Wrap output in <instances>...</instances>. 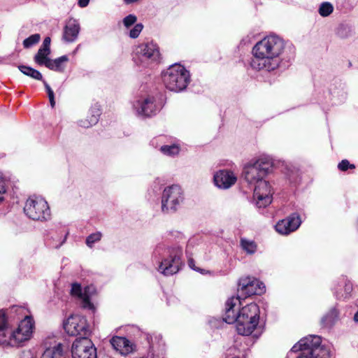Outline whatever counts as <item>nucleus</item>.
<instances>
[{
    "label": "nucleus",
    "mask_w": 358,
    "mask_h": 358,
    "mask_svg": "<svg viewBox=\"0 0 358 358\" xmlns=\"http://www.w3.org/2000/svg\"><path fill=\"white\" fill-rule=\"evenodd\" d=\"M50 54V50H45L44 48H40L34 57V61L39 65H45L46 66L47 61L50 60L48 57Z\"/></svg>",
    "instance_id": "393cba45"
},
{
    "label": "nucleus",
    "mask_w": 358,
    "mask_h": 358,
    "mask_svg": "<svg viewBox=\"0 0 358 358\" xmlns=\"http://www.w3.org/2000/svg\"><path fill=\"white\" fill-rule=\"evenodd\" d=\"M265 290V285L258 279L252 277H245L239 280L238 292L243 298L252 295H260L264 293Z\"/></svg>",
    "instance_id": "4468645a"
},
{
    "label": "nucleus",
    "mask_w": 358,
    "mask_h": 358,
    "mask_svg": "<svg viewBox=\"0 0 358 358\" xmlns=\"http://www.w3.org/2000/svg\"><path fill=\"white\" fill-rule=\"evenodd\" d=\"M20 358H35V356L31 350H26L22 352Z\"/></svg>",
    "instance_id": "4c0bfd02"
},
{
    "label": "nucleus",
    "mask_w": 358,
    "mask_h": 358,
    "mask_svg": "<svg viewBox=\"0 0 358 358\" xmlns=\"http://www.w3.org/2000/svg\"><path fill=\"white\" fill-rule=\"evenodd\" d=\"M34 321L30 316H25L17 326H13L7 319L5 313L0 311V345L20 347L29 341L33 334Z\"/></svg>",
    "instance_id": "7ed1b4c3"
},
{
    "label": "nucleus",
    "mask_w": 358,
    "mask_h": 358,
    "mask_svg": "<svg viewBox=\"0 0 358 358\" xmlns=\"http://www.w3.org/2000/svg\"><path fill=\"white\" fill-rule=\"evenodd\" d=\"M24 212L28 217L36 221H47L51 216L48 202L41 196L29 197L26 201Z\"/></svg>",
    "instance_id": "0eeeda50"
},
{
    "label": "nucleus",
    "mask_w": 358,
    "mask_h": 358,
    "mask_svg": "<svg viewBox=\"0 0 358 358\" xmlns=\"http://www.w3.org/2000/svg\"><path fill=\"white\" fill-rule=\"evenodd\" d=\"M49 100H50V103L51 106L53 108L55 106V96L52 97V98H50Z\"/></svg>",
    "instance_id": "a18cd8bd"
},
{
    "label": "nucleus",
    "mask_w": 358,
    "mask_h": 358,
    "mask_svg": "<svg viewBox=\"0 0 358 358\" xmlns=\"http://www.w3.org/2000/svg\"><path fill=\"white\" fill-rule=\"evenodd\" d=\"M301 351V353L300 355L298 356L297 358H311L310 357L307 353L304 351V350H300Z\"/></svg>",
    "instance_id": "79ce46f5"
},
{
    "label": "nucleus",
    "mask_w": 358,
    "mask_h": 358,
    "mask_svg": "<svg viewBox=\"0 0 358 358\" xmlns=\"http://www.w3.org/2000/svg\"><path fill=\"white\" fill-rule=\"evenodd\" d=\"M43 85L45 86V88L46 90V91H50L52 89L51 87H50V85L47 83L46 81L45 80H43Z\"/></svg>",
    "instance_id": "c03bdc74"
},
{
    "label": "nucleus",
    "mask_w": 358,
    "mask_h": 358,
    "mask_svg": "<svg viewBox=\"0 0 358 358\" xmlns=\"http://www.w3.org/2000/svg\"><path fill=\"white\" fill-rule=\"evenodd\" d=\"M188 265L193 270L200 271L201 273H202V271H203V270L196 268L195 267L194 261L192 259H189V260H188Z\"/></svg>",
    "instance_id": "ea45409f"
},
{
    "label": "nucleus",
    "mask_w": 358,
    "mask_h": 358,
    "mask_svg": "<svg viewBox=\"0 0 358 358\" xmlns=\"http://www.w3.org/2000/svg\"><path fill=\"white\" fill-rule=\"evenodd\" d=\"M110 343L113 349L121 355H127L133 351L132 344L124 337L113 336Z\"/></svg>",
    "instance_id": "6ab92c4d"
},
{
    "label": "nucleus",
    "mask_w": 358,
    "mask_h": 358,
    "mask_svg": "<svg viewBox=\"0 0 358 358\" xmlns=\"http://www.w3.org/2000/svg\"><path fill=\"white\" fill-rule=\"evenodd\" d=\"M271 166L272 162L268 157H261L244 167V178L249 184L255 185L264 178Z\"/></svg>",
    "instance_id": "423d86ee"
},
{
    "label": "nucleus",
    "mask_w": 358,
    "mask_h": 358,
    "mask_svg": "<svg viewBox=\"0 0 358 358\" xmlns=\"http://www.w3.org/2000/svg\"><path fill=\"white\" fill-rule=\"evenodd\" d=\"M90 0H78V5L81 8H85L89 4Z\"/></svg>",
    "instance_id": "a19ab883"
},
{
    "label": "nucleus",
    "mask_w": 358,
    "mask_h": 358,
    "mask_svg": "<svg viewBox=\"0 0 358 358\" xmlns=\"http://www.w3.org/2000/svg\"><path fill=\"white\" fill-rule=\"evenodd\" d=\"M20 71L24 75L29 76L38 80H42V74L38 71L30 66L21 65L18 66Z\"/></svg>",
    "instance_id": "a878e982"
},
{
    "label": "nucleus",
    "mask_w": 358,
    "mask_h": 358,
    "mask_svg": "<svg viewBox=\"0 0 358 358\" xmlns=\"http://www.w3.org/2000/svg\"><path fill=\"white\" fill-rule=\"evenodd\" d=\"M41 358H65L63 345L61 343L47 348L42 355Z\"/></svg>",
    "instance_id": "5701e85b"
},
{
    "label": "nucleus",
    "mask_w": 358,
    "mask_h": 358,
    "mask_svg": "<svg viewBox=\"0 0 358 358\" xmlns=\"http://www.w3.org/2000/svg\"><path fill=\"white\" fill-rule=\"evenodd\" d=\"M301 220L298 213H292L285 219L277 222L275 230L281 235H288L295 231L301 225Z\"/></svg>",
    "instance_id": "dca6fc26"
},
{
    "label": "nucleus",
    "mask_w": 358,
    "mask_h": 358,
    "mask_svg": "<svg viewBox=\"0 0 358 358\" xmlns=\"http://www.w3.org/2000/svg\"><path fill=\"white\" fill-rule=\"evenodd\" d=\"M50 37H46L45 38L43 42V44L41 45V48H44L45 50H50Z\"/></svg>",
    "instance_id": "e433bc0d"
},
{
    "label": "nucleus",
    "mask_w": 358,
    "mask_h": 358,
    "mask_svg": "<svg viewBox=\"0 0 358 358\" xmlns=\"http://www.w3.org/2000/svg\"><path fill=\"white\" fill-rule=\"evenodd\" d=\"M162 153L168 156L177 155L180 152V148L176 145H163L160 148Z\"/></svg>",
    "instance_id": "c756f323"
},
{
    "label": "nucleus",
    "mask_w": 358,
    "mask_h": 358,
    "mask_svg": "<svg viewBox=\"0 0 358 358\" xmlns=\"http://www.w3.org/2000/svg\"><path fill=\"white\" fill-rule=\"evenodd\" d=\"M133 109L138 116L150 117L156 115L160 106L156 103L154 96H147L138 98L133 103Z\"/></svg>",
    "instance_id": "ddd939ff"
},
{
    "label": "nucleus",
    "mask_w": 358,
    "mask_h": 358,
    "mask_svg": "<svg viewBox=\"0 0 358 358\" xmlns=\"http://www.w3.org/2000/svg\"><path fill=\"white\" fill-rule=\"evenodd\" d=\"M6 192L5 180L0 176V194Z\"/></svg>",
    "instance_id": "58836bf2"
},
{
    "label": "nucleus",
    "mask_w": 358,
    "mask_h": 358,
    "mask_svg": "<svg viewBox=\"0 0 358 358\" xmlns=\"http://www.w3.org/2000/svg\"><path fill=\"white\" fill-rule=\"evenodd\" d=\"M184 201V194L180 186L172 185L166 187L162 195V210L165 213H175Z\"/></svg>",
    "instance_id": "6e6552de"
},
{
    "label": "nucleus",
    "mask_w": 358,
    "mask_h": 358,
    "mask_svg": "<svg viewBox=\"0 0 358 358\" xmlns=\"http://www.w3.org/2000/svg\"><path fill=\"white\" fill-rule=\"evenodd\" d=\"M241 245L243 250L250 255L254 254L257 250V245L253 241L241 238Z\"/></svg>",
    "instance_id": "bb28decb"
},
{
    "label": "nucleus",
    "mask_w": 358,
    "mask_h": 358,
    "mask_svg": "<svg viewBox=\"0 0 358 358\" xmlns=\"http://www.w3.org/2000/svg\"><path fill=\"white\" fill-rule=\"evenodd\" d=\"M285 49L284 41L278 36L270 35L257 42L252 48L250 65L255 70L272 71L280 64V55Z\"/></svg>",
    "instance_id": "f03ea898"
},
{
    "label": "nucleus",
    "mask_w": 358,
    "mask_h": 358,
    "mask_svg": "<svg viewBox=\"0 0 358 358\" xmlns=\"http://www.w3.org/2000/svg\"><path fill=\"white\" fill-rule=\"evenodd\" d=\"M47 93L49 99L55 96L52 90H51L50 91H47Z\"/></svg>",
    "instance_id": "49530a36"
},
{
    "label": "nucleus",
    "mask_w": 358,
    "mask_h": 358,
    "mask_svg": "<svg viewBox=\"0 0 358 358\" xmlns=\"http://www.w3.org/2000/svg\"><path fill=\"white\" fill-rule=\"evenodd\" d=\"M67 235H68V234H66V236H65L62 243H61V245L65 242Z\"/></svg>",
    "instance_id": "8fccbe9b"
},
{
    "label": "nucleus",
    "mask_w": 358,
    "mask_h": 358,
    "mask_svg": "<svg viewBox=\"0 0 358 358\" xmlns=\"http://www.w3.org/2000/svg\"><path fill=\"white\" fill-rule=\"evenodd\" d=\"M334 11L333 5L327 1L323 2L320 5L318 13L322 17H327Z\"/></svg>",
    "instance_id": "cd10ccee"
},
{
    "label": "nucleus",
    "mask_w": 358,
    "mask_h": 358,
    "mask_svg": "<svg viewBox=\"0 0 358 358\" xmlns=\"http://www.w3.org/2000/svg\"><path fill=\"white\" fill-rule=\"evenodd\" d=\"M100 115V106L98 103H95L90 108L87 118L79 120L78 124L83 128H89L95 125L99 121Z\"/></svg>",
    "instance_id": "412c9836"
},
{
    "label": "nucleus",
    "mask_w": 358,
    "mask_h": 358,
    "mask_svg": "<svg viewBox=\"0 0 358 358\" xmlns=\"http://www.w3.org/2000/svg\"><path fill=\"white\" fill-rule=\"evenodd\" d=\"M73 358H96V350L88 337H79L73 343Z\"/></svg>",
    "instance_id": "9b49d317"
},
{
    "label": "nucleus",
    "mask_w": 358,
    "mask_h": 358,
    "mask_svg": "<svg viewBox=\"0 0 358 358\" xmlns=\"http://www.w3.org/2000/svg\"><path fill=\"white\" fill-rule=\"evenodd\" d=\"M254 199L259 208H264L269 205L272 201L271 186L264 179L260 180L255 185Z\"/></svg>",
    "instance_id": "2eb2a0df"
},
{
    "label": "nucleus",
    "mask_w": 358,
    "mask_h": 358,
    "mask_svg": "<svg viewBox=\"0 0 358 358\" xmlns=\"http://www.w3.org/2000/svg\"><path fill=\"white\" fill-rule=\"evenodd\" d=\"M69 58L66 55H63L55 59L47 61L46 67L50 70L62 72L65 68V64L68 62Z\"/></svg>",
    "instance_id": "4be33fe9"
},
{
    "label": "nucleus",
    "mask_w": 358,
    "mask_h": 358,
    "mask_svg": "<svg viewBox=\"0 0 358 358\" xmlns=\"http://www.w3.org/2000/svg\"><path fill=\"white\" fill-rule=\"evenodd\" d=\"M354 320H355L356 322H358V310L355 313V315H354Z\"/></svg>",
    "instance_id": "09e8293b"
},
{
    "label": "nucleus",
    "mask_w": 358,
    "mask_h": 358,
    "mask_svg": "<svg viewBox=\"0 0 358 358\" xmlns=\"http://www.w3.org/2000/svg\"><path fill=\"white\" fill-rule=\"evenodd\" d=\"M237 181L234 173L228 169H221L216 171L213 176L215 185L222 189H227L233 186Z\"/></svg>",
    "instance_id": "f3484780"
},
{
    "label": "nucleus",
    "mask_w": 358,
    "mask_h": 358,
    "mask_svg": "<svg viewBox=\"0 0 358 358\" xmlns=\"http://www.w3.org/2000/svg\"><path fill=\"white\" fill-rule=\"evenodd\" d=\"M41 39L39 34H34L27 38L23 41V46L24 48H29L33 45L37 44Z\"/></svg>",
    "instance_id": "7c9ffc66"
},
{
    "label": "nucleus",
    "mask_w": 358,
    "mask_h": 358,
    "mask_svg": "<svg viewBox=\"0 0 358 358\" xmlns=\"http://www.w3.org/2000/svg\"><path fill=\"white\" fill-rule=\"evenodd\" d=\"M92 289V287H87L83 290L80 284L73 283L71 285V294L72 296L80 299V305L83 308L93 310L94 305L90 301V294Z\"/></svg>",
    "instance_id": "a211bd4d"
},
{
    "label": "nucleus",
    "mask_w": 358,
    "mask_h": 358,
    "mask_svg": "<svg viewBox=\"0 0 358 358\" xmlns=\"http://www.w3.org/2000/svg\"><path fill=\"white\" fill-rule=\"evenodd\" d=\"M338 168L339 170H341L342 171H345L348 169H355V166L352 164H350L348 160L343 159L338 164Z\"/></svg>",
    "instance_id": "c9c22d12"
},
{
    "label": "nucleus",
    "mask_w": 358,
    "mask_h": 358,
    "mask_svg": "<svg viewBox=\"0 0 358 358\" xmlns=\"http://www.w3.org/2000/svg\"><path fill=\"white\" fill-rule=\"evenodd\" d=\"M138 1V0H124V3L126 4L133 3L137 2Z\"/></svg>",
    "instance_id": "de8ad7c7"
},
{
    "label": "nucleus",
    "mask_w": 358,
    "mask_h": 358,
    "mask_svg": "<svg viewBox=\"0 0 358 358\" xmlns=\"http://www.w3.org/2000/svg\"><path fill=\"white\" fill-rule=\"evenodd\" d=\"M352 285L350 281L345 280L344 285V293L343 294H337V296L338 298L346 299L350 296L351 292H352Z\"/></svg>",
    "instance_id": "473e14b6"
},
{
    "label": "nucleus",
    "mask_w": 358,
    "mask_h": 358,
    "mask_svg": "<svg viewBox=\"0 0 358 358\" xmlns=\"http://www.w3.org/2000/svg\"><path fill=\"white\" fill-rule=\"evenodd\" d=\"M241 305V296H232L225 303L223 320L228 324L236 323V331L240 335L249 336L256 329L259 321V308L250 303L237 312L236 307Z\"/></svg>",
    "instance_id": "f257e3e1"
},
{
    "label": "nucleus",
    "mask_w": 358,
    "mask_h": 358,
    "mask_svg": "<svg viewBox=\"0 0 358 358\" xmlns=\"http://www.w3.org/2000/svg\"><path fill=\"white\" fill-rule=\"evenodd\" d=\"M350 29L345 24H340L336 29V34L341 38H345L350 36Z\"/></svg>",
    "instance_id": "2f4dec72"
},
{
    "label": "nucleus",
    "mask_w": 358,
    "mask_h": 358,
    "mask_svg": "<svg viewBox=\"0 0 358 358\" xmlns=\"http://www.w3.org/2000/svg\"><path fill=\"white\" fill-rule=\"evenodd\" d=\"M162 80L168 90L179 92L185 90L189 85L190 74L183 66L174 64L162 73Z\"/></svg>",
    "instance_id": "20e7f679"
},
{
    "label": "nucleus",
    "mask_w": 358,
    "mask_h": 358,
    "mask_svg": "<svg viewBox=\"0 0 358 358\" xmlns=\"http://www.w3.org/2000/svg\"><path fill=\"white\" fill-rule=\"evenodd\" d=\"M80 31V24L75 19H70L64 29L63 39L68 42L72 43L76 40Z\"/></svg>",
    "instance_id": "aec40b11"
},
{
    "label": "nucleus",
    "mask_w": 358,
    "mask_h": 358,
    "mask_svg": "<svg viewBox=\"0 0 358 358\" xmlns=\"http://www.w3.org/2000/svg\"><path fill=\"white\" fill-rule=\"evenodd\" d=\"M2 200H3V198L0 197V202L2 201Z\"/></svg>",
    "instance_id": "3c124183"
},
{
    "label": "nucleus",
    "mask_w": 358,
    "mask_h": 358,
    "mask_svg": "<svg viewBox=\"0 0 358 358\" xmlns=\"http://www.w3.org/2000/svg\"><path fill=\"white\" fill-rule=\"evenodd\" d=\"M64 329L72 336L87 337L90 333L86 318L81 315L70 316L64 322Z\"/></svg>",
    "instance_id": "9d476101"
},
{
    "label": "nucleus",
    "mask_w": 358,
    "mask_h": 358,
    "mask_svg": "<svg viewBox=\"0 0 358 358\" xmlns=\"http://www.w3.org/2000/svg\"><path fill=\"white\" fill-rule=\"evenodd\" d=\"M338 310L336 308H331L329 313L321 320L322 324L324 327L331 326L338 317Z\"/></svg>",
    "instance_id": "b1692460"
},
{
    "label": "nucleus",
    "mask_w": 358,
    "mask_h": 358,
    "mask_svg": "<svg viewBox=\"0 0 358 358\" xmlns=\"http://www.w3.org/2000/svg\"><path fill=\"white\" fill-rule=\"evenodd\" d=\"M136 20H137L136 16L133 14H130V15L126 16L123 19L122 22L125 27L129 28L131 26H132L133 24H134L136 23Z\"/></svg>",
    "instance_id": "f704fd0d"
},
{
    "label": "nucleus",
    "mask_w": 358,
    "mask_h": 358,
    "mask_svg": "<svg viewBox=\"0 0 358 358\" xmlns=\"http://www.w3.org/2000/svg\"><path fill=\"white\" fill-rule=\"evenodd\" d=\"M169 257L164 258L159 262L158 271L164 275H171L179 271L182 266V249L180 247H173L167 249Z\"/></svg>",
    "instance_id": "1a4fd4ad"
},
{
    "label": "nucleus",
    "mask_w": 358,
    "mask_h": 358,
    "mask_svg": "<svg viewBox=\"0 0 358 358\" xmlns=\"http://www.w3.org/2000/svg\"><path fill=\"white\" fill-rule=\"evenodd\" d=\"M299 350H304L311 358H330L332 355V348L321 345V338L315 335L301 338L292 348L290 352Z\"/></svg>",
    "instance_id": "39448f33"
},
{
    "label": "nucleus",
    "mask_w": 358,
    "mask_h": 358,
    "mask_svg": "<svg viewBox=\"0 0 358 358\" xmlns=\"http://www.w3.org/2000/svg\"><path fill=\"white\" fill-rule=\"evenodd\" d=\"M43 85L45 86V88L46 90V91H50L52 89L51 87H50V85L47 83L46 81L45 80H43Z\"/></svg>",
    "instance_id": "37998d69"
},
{
    "label": "nucleus",
    "mask_w": 358,
    "mask_h": 358,
    "mask_svg": "<svg viewBox=\"0 0 358 358\" xmlns=\"http://www.w3.org/2000/svg\"><path fill=\"white\" fill-rule=\"evenodd\" d=\"M143 25L141 23L136 24L129 31V36L131 38H136L142 31Z\"/></svg>",
    "instance_id": "72a5a7b5"
},
{
    "label": "nucleus",
    "mask_w": 358,
    "mask_h": 358,
    "mask_svg": "<svg viewBox=\"0 0 358 358\" xmlns=\"http://www.w3.org/2000/svg\"><path fill=\"white\" fill-rule=\"evenodd\" d=\"M103 234L100 231H96L95 233H92L90 234L85 241V243L90 248H92L94 247V243H98L102 238Z\"/></svg>",
    "instance_id": "c85d7f7f"
},
{
    "label": "nucleus",
    "mask_w": 358,
    "mask_h": 358,
    "mask_svg": "<svg viewBox=\"0 0 358 358\" xmlns=\"http://www.w3.org/2000/svg\"><path fill=\"white\" fill-rule=\"evenodd\" d=\"M138 60L146 66L157 63L160 59V53L157 45L153 42L145 43L139 45L136 49Z\"/></svg>",
    "instance_id": "f8f14e48"
}]
</instances>
